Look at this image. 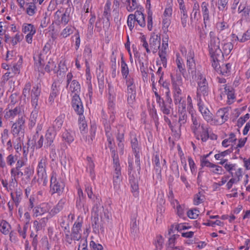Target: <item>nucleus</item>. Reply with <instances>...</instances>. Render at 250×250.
Listing matches in <instances>:
<instances>
[{"instance_id": "obj_40", "label": "nucleus", "mask_w": 250, "mask_h": 250, "mask_svg": "<svg viewBox=\"0 0 250 250\" xmlns=\"http://www.w3.org/2000/svg\"><path fill=\"white\" fill-rule=\"evenodd\" d=\"M221 57V56L210 55L212 66L217 72H219L221 67L219 66L218 61L219 58Z\"/></svg>"}, {"instance_id": "obj_18", "label": "nucleus", "mask_w": 250, "mask_h": 250, "mask_svg": "<svg viewBox=\"0 0 250 250\" xmlns=\"http://www.w3.org/2000/svg\"><path fill=\"white\" fill-rule=\"evenodd\" d=\"M198 105L199 111L202 114L204 119L208 122L211 121L212 119V114L207 107L204 106L202 100L198 101Z\"/></svg>"}, {"instance_id": "obj_7", "label": "nucleus", "mask_w": 250, "mask_h": 250, "mask_svg": "<svg viewBox=\"0 0 250 250\" xmlns=\"http://www.w3.org/2000/svg\"><path fill=\"white\" fill-rule=\"evenodd\" d=\"M70 13L71 8H67L65 9L64 12L60 16V14H61V11L60 10H57L55 14L56 19L54 21V23L55 24L57 25H62L63 26L67 24L71 19Z\"/></svg>"}, {"instance_id": "obj_49", "label": "nucleus", "mask_w": 250, "mask_h": 250, "mask_svg": "<svg viewBox=\"0 0 250 250\" xmlns=\"http://www.w3.org/2000/svg\"><path fill=\"white\" fill-rule=\"evenodd\" d=\"M174 101L175 104L182 102L183 98L182 97V90H174Z\"/></svg>"}, {"instance_id": "obj_52", "label": "nucleus", "mask_w": 250, "mask_h": 250, "mask_svg": "<svg viewBox=\"0 0 250 250\" xmlns=\"http://www.w3.org/2000/svg\"><path fill=\"white\" fill-rule=\"evenodd\" d=\"M171 23V19L167 18H163L162 21V30L164 33H167L168 31V27Z\"/></svg>"}, {"instance_id": "obj_3", "label": "nucleus", "mask_w": 250, "mask_h": 250, "mask_svg": "<svg viewBox=\"0 0 250 250\" xmlns=\"http://www.w3.org/2000/svg\"><path fill=\"white\" fill-rule=\"evenodd\" d=\"M210 40L208 43V48L210 55L221 56L222 50L220 48V40L217 37L213 31L209 33Z\"/></svg>"}, {"instance_id": "obj_31", "label": "nucleus", "mask_w": 250, "mask_h": 250, "mask_svg": "<svg viewBox=\"0 0 250 250\" xmlns=\"http://www.w3.org/2000/svg\"><path fill=\"white\" fill-rule=\"evenodd\" d=\"M215 27L217 32L221 34L225 31L228 30L229 29V25L228 23L224 21L217 22L216 23Z\"/></svg>"}, {"instance_id": "obj_25", "label": "nucleus", "mask_w": 250, "mask_h": 250, "mask_svg": "<svg viewBox=\"0 0 250 250\" xmlns=\"http://www.w3.org/2000/svg\"><path fill=\"white\" fill-rule=\"evenodd\" d=\"M85 198L81 188L78 189V197L76 200V206L78 209H81L84 207Z\"/></svg>"}, {"instance_id": "obj_19", "label": "nucleus", "mask_w": 250, "mask_h": 250, "mask_svg": "<svg viewBox=\"0 0 250 250\" xmlns=\"http://www.w3.org/2000/svg\"><path fill=\"white\" fill-rule=\"evenodd\" d=\"M61 83L59 82H54L51 86V92L50 93L48 102L52 104L54 101L55 98L58 95L60 91Z\"/></svg>"}, {"instance_id": "obj_48", "label": "nucleus", "mask_w": 250, "mask_h": 250, "mask_svg": "<svg viewBox=\"0 0 250 250\" xmlns=\"http://www.w3.org/2000/svg\"><path fill=\"white\" fill-rule=\"evenodd\" d=\"M18 181L14 177L11 176V179L9 183V191L13 192L14 190L19 189L18 188Z\"/></svg>"}, {"instance_id": "obj_23", "label": "nucleus", "mask_w": 250, "mask_h": 250, "mask_svg": "<svg viewBox=\"0 0 250 250\" xmlns=\"http://www.w3.org/2000/svg\"><path fill=\"white\" fill-rule=\"evenodd\" d=\"M217 121L220 124L224 123L229 118V113L226 109H220L216 113Z\"/></svg>"}, {"instance_id": "obj_27", "label": "nucleus", "mask_w": 250, "mask_h": 250, "mask_svg": "<svg viewBox=\"0 0 250 250\" xmlns=\"http://www.w3.org/2000/svg\"><path fill=\"white\" fill-rule=\"evenodd\" d=\"M153 163L154 166V170L157 175V177L158 178H161L162 167L160 162V157L158 155L156 154L154 156L153 159Z\"/></svg>"}, {"instance_id": "obj_14", "label": "nucleus", "mask_w": 250, "mask_h": 250, "mask_svg": "<svg viewBox=\"0 0 250 250\" xmlns=\"http://www.w3.org/2000/svg\"><path fill=\"white\" fill-rule=\"evenodd\" d=\"M170 77L173 90H181L183 84L181 74L176 70V74H171Z\"/></svg>"}, {"instance_id": "obj_47", "label": "nucleus", "mask_w": 250, "mask_h": 250, "mask_svg": "<svg viewBox=\"0 0 250 250\" xmlns=\"http://www.w3.org/2000/svg\"><path fill=\"white\" fill-rule=\"evenodd\" d=\"M111 3L109 0H107L105 3V5L104 7V16L105 18H106L108 21L109 20V18L110 17V6Z\"/></svg>"}, {"instance_id": "obj_55", "label": "nucleus", "mask_w": 250, "mask_h": 250, "mask_svg": "<svg viewBox=\"0 0 250 250\" xmlns=\"http://www.w3.org/2000/svg\"><path fill=\"white\" fill-rule=\"evenodd\" d=\"M135 21V16H134V14L129 15L127 18V23L130 31H131L134 28Z\"/></svg>"}, {"instance_id": "obj_60", "label": "nucleus", "mask_w": 250, "mask_h": 250, "mask_svg": "<svg viewBox=\"0 0 250 250\" xmlns=\"http://www.w3.org/2000/svg\"><path fill=\"white\" fill-rule=\"evenodd\" d=\"M11 176L17 179L19 177L23 175V173L17 168H12L11 169Z\"/></svg>"}, {"instance_id": "obj_57", "label": "nucleus", "mask_w": 250, "mask_h": 250, "mask_svg": "<svg viewBox=\"0 0 250 250\" xmlns=\"http://www.w3.org/2000/svg\"><path fill=\"white\" fill-rule=\"evenodd\" d=\"M204 200V196L201 191H199L196 194L194 198V203L195 205H198L200 203L203 202Z\"/></svg>"}, {"instance_id": "obj_63", "label": "nucleus", "mask_w": 250, "mask_h": 250, "mask_svg": "<svg viewBox=\"0 0 250 250\" xmlns=\"http://www.w3.org/2000/svg\"><path fill=\"white\" fill-rule=\"evenodd\" d=\"M56 67V64L52 60H50L45 65L44 69L45 71L49 73L52 70Z\"/></svg>"}, {"instance_id": "obj_28", "label": "nucleus", "mask_w": 250, "mask_h": 250, "mask_svg": "<svg viewBox=\"0 0 250 250\" xmlns=\"http://www.w3.org/2000/svg\"><path fill=\"white\" fill-rule=\"evenodd\" d=\"M178 108L183 109H186L187 106V109L188 110L189 112L190 113V109L192 106L191 98L188 95L187 97V101L186 100H183L182 102L178 103Z\"/></svg>"}, {"instance_id": "obj_53", "label": "nucleus", "mask_w": 250, "mask_h": 250, "mask_svg": "<svg viewBox=\"0 0 250 250\" xmlns=\"http://www.w3.org/2000/svg\"><path fill=\"white\" fill-rule=\"evenodd\" d=\"M158 55L161 59V62L163 66L166 67L167 65V59L166 58L167 51L159 50Z\"/></svg>"}, {"instance_id": "obj_54", "label": "nucleus", "mask_w": 250, "mask_h": 250, "mask_svg": "<svg viewBox=\"0 0 250 250\" xmlns=\"http://www.w3.org/2000/svg\"><path fill=\"white\" fill-rule=\"evenodd\" d=\"M140 39L142 46L144 47L147 53H150L151 52L150 48L149 47V44L146 41V37L145 35H142L140 37Z\"/></svg>"}, {"instance_id": "obj_6", "label": "nucleus", "mask_w": 250, "mask_h": 250, "mask_svg": "<svg viewBox=\"0 0 250 250\" xmlns=\"http://www.w3.org/2000/svg\"><path fill=\"white\" fill-rule=\"evenodd\" d=\"M125 79L126 80L127 85V104L130 106L133 107L135 102L136 95V86L133 79L130 78V76Z\"/></svg>"}, {"instance_id": "obj_46", "label": "nucleus", "mask_w": 250, "mask_h": 250, "mask_svg": "<svg viewBox=\"0 0 250 250\" xmlns=\"http://www.w3.org/2000/svg\"><path fill=\"white\" fill-rule=\"evenodd\" d=\"M236 141L235 135L233 133H231L229 135V137L228 139L224 140L222 143V145L224 147L228 146L229 143H233Z\"/></svg>"}, {"instance_id": "obj_5", "label": "nucleus", "mask_w": 250, "mask_h": 250, "mask_svg": "<svg viewBox=\"0 0 250 250\" xmlns=\"http://www.w3.org/2000/svg\"><path fill=\"white\" fill-rule=\"evenodd\" d=\"M65 184L62 179L57 178V174L53 171L50 179V192L52 194L58 193L62 194L64 190Z\"/></svg>"}, {"instance_id": "obj_29", "label": "nucleus", "mask_w": 250, "mask_h": 250, "mask_svg": "<svg viewBox=\"0 0 250 250\" xmlns=\"http://www.w3.org/2000/svg\"><path fill=\"white\" fill-rule=\"evenodd\" d=\"M67 88L74 94L78 95L81 91V85L76 80H73Z\"/></svg>"}, {"instance_id": "obj_2", "label": "nucleus", "mask_w": 250, "mask_h": 250, "mask_svg": "<svg viewBox=\"0 0 250 250\" xmlns=\"http://www.w3.org/2000/svg\"><path fill=\"white\" fill-rule=\"evenodd\" d=\"M197 84L196 99L197 101H201V96L205 97L208 93V83L205 76L201 73L198 74Z\"/></svg>"}, {"instance_id": "obj_15", "label": "nucleus", "mask_w": 250, "mask_h": 250, "mask_svg": "<svg viewBox=\"0 0 250 250\" xmlns=\"http://www.w3.org/2000/svg\"><path fill=\"white\" fill-rule=\"evenodd\" d=\"M161 111L164 115H170L173 113L172 101L168 100V102H165L163 100L158 103Z\"/></svg>"}, {"instance_id": "obj_56", "label": "nucleus", "mask_w": 250, "mask_h": 250, "mask_svg": "<svg viewBox=\"0 0 250 250\" xmlns=\"http://www.w3.org/2000/svg\"><path fill=\"white\" fill-rule=\"evenodd\" d=\"M225 92L226 93L228 99L233 100L235 98L233 88L229 86H226L225 87Z\"/></svg>"}, {"instance_id": "obj_9", "label": "nucleus", "mask_w": 250, "mask_h": 250, "mask_svg": "<svg viewBox=\"0 0 250 250\" xmlns=\"http://www.w3.org/2000/svg\"><path fill=\"white\" fill-rule=\"evenodd\" d=\"M46 164V159L45 158H42L39 161L37 167V173L39 178L43 181L44 185H45L47 183Z\"/></svg>"}, {"instance_id": "obj_36", "label": "nucleus", "mask_w": 250, "mask_h": 250, "mask_svg": "<svg viewBox=\"0 0 250 250\" xmlns=\"http://www.w3.org/2000/svg\"><path fill=\"white\" fill-rule=\"evenodd\" d=\"M135 21L138 22L141 27H145L146 25V21L145 20V16L143 13L140 11H136L135 14Z\"/></svg>"}, {"instance_id": "obj_26", "label": "nucleus", "mask_w": 250, "mask_h": 250, "mask_svg": "<svg viewBox=\"0 0 250 250\" xmlns=\"http://www.w3.org/2000/svg\"><path fill=\"white\" fill-rule=\"evenodd\" d=\"M66 202L65 198L61 199L58 204L49 212L51 216H54L60 212L63 208L64 205Z\"/></svg>"}, {"instance_id": "obj_50", "label": "nucleus", "mask_w": 250, "mask_h": 250, "mask_svg": "<svg viewBox=\"0 0 250 250\" xmlns=\"http://www.w3.org/2000/svg\"><path fill=\"white\" fill-rule=\"evenodd\" d=\"M28 7L26 9V13L30 16H33L37 11V7L34 3H28Z\"/></svg>"}, {"instance_id": "obj_22", "label": "nucleus", "mask_w": 250, "mask_h": 250, "mask_svg": "<svg viewBox=\"0 0 250 250\" xmlns=\"http://www.w3.org/2000/svg\"><path fill=\"white\" fill-rule=\"evenodd\" d=\"M196 63L194 59V53L190 50L188 51L187 55V66L188 70L195 69Z\"/></svg>"}, {"instance_id": "obj_17", "label": "nucleus", "mask_w": 250, "mask_h": 250, "mask_svg": "<svg viewBox=\"0 0 250 250\" xmlns=\"http://www.w3.org/2000/svg\"><path fill=\"white\" fill-rule=\"evenodd\" d=\"M25 123V119L22 116L19 117L18 120L14 123L12 126L11 132L13 135H18L21 132L22 133L23 126Z\"/></svg>"}, {"instance_id": "obj_21", "label": "nucleus", "mask_w": 250, "mask_h": 250, "mask_svg": "<svg viewBox=\"0 0 250 250\" xmlns=\"http://www.w3.org/2000/svg\"><path fill=\"white\" fill-rule=\"evenodd\" d=\"M49 207L47 204L43 203L39 206L35 207L33 209L34 215L36 217L43 215L49 211Z\"/></svg>"}, {"instance_id": "obj_16", "label": "nucleus", "mask_w": 250, "mask_h": 250, "mask_svg": "<svg viewBox=\"0 0 250 250\" xmlns=\"http://www.w3.org/2000/svg\"><path fill=\"white\" fill-rule=\"evenodd\" d=\"M56 136V131L54 130V128H49L46 131L44 142L45 148H48L50 146L53 145V142Z\"/></svg>"}, {"instance_id": "obj_61", "label": "nucleus", "mask_w": 250, "mask_h": 250, "mask_svg": "<svg viewBox=\"0 0 250 250\" xmlns=\"http://www.w3.org/2000/svg\"><path fill=\"white\" fill-rule=\"evenodd\" d=\"M115 107V96H110V97H108V108L109 110L110 111V112H111L113 113Z\"/></svg>"}, {"instance_id": "obj_35", "label": "nucleus", "mask_w": 250, "mask_h": 250, "mask_svg": "<svg viewBox=\"0 0 250 250\" xmlns=\"http://www.w3.org/2000/svg\"><path fill=\"white\" fill-rule=\"evenodd\" d=\"M62 139L68 144H70L74 140V133L71 131L65 130L62 134Z\"/></svg>"}, {"instance_id": "obj_4", "label": "nucleus", "mask_w": 250, "mask_h": 250, "mask_svg": "<svg viewBox=\"0 0 250 250\" xmlns=\"http://www.w3.org/2000/svg\"><path fill=\"white\" fill-rule=\"evenodd\" d=\"M201 12L203 16L204 28H207L208 26L210 25V15L209 12L215 13V7L213 2L210 5L208 2L204 1L201 4Z\"/></svg>"}, {"instance_id": "obj_42", "label": "nucleus", "mask_w": 250, "mask_h": 250, "mask_svg": "<svg viewBox=\"0 0 250 250\" xmlns=\"http://www.w3.org/2000/svg\"><path fill=\"white\" fill-rule=\"evenodd\" d=\"M28 227V224L27 223L24 224L22 226H21L20 225H18V231L20 235L24 239L26 238V233Z\"/></svg>"}, {"instance_id": "obj_12", "label": "nucleus", "mask_w": 250, "mask_h": 250, "mask_svg": "<svg viewBox=\"0 0 250 250\" xmlns=\"http://www.w3.org/2000/svg\"><path fill=\"white\" fill-rule=\"evenodd\" d=\"M41 94V89L38 86L35 85L33 87L30 95H31V102L32 107L34 109H40V105L39 104V98Z\"/></svg>"}, {"instance_id": "obj_10", "label": "nucleus", "mask_w": 250, "mask_h": 250, "mask_svg": "<svg viewBox=\"0 0 250 250\" xmlns=\"http://www.w3.org/2000/svg\"><path fill=\"white\" fill-rule=\"evenodd\" d=\"M71 105L75 112L80 116L83 115V106L79 95L74 94L71 100Z\"/></svg>"}, {"instance_id": "obj_51", "label": "nucleus", "mask_w": 250, "mask_h": 250, "mask_svg": "<svg viewBox=\"0 0 250 250\" xmlns=\"http://www.w3.org/2000/svg\"><path fill=\"white\" fill-rule=\"evenodd\" d=\"M21 112V108L19 106L16 107L13 110H9L6 113L5 116L8 118L14 117Z\"/></svg>"}, {"instance_id": "obj_8", "label": "nucleus", "mask_w": 250, "mask_h": 250, "mask_svg": "<svg viewBox=\"0 0 250 250\" xmlns=\"http://www.w3.org/2000/svg\"><path fill=\"white\" fill-rule=\"evenodd\" d=\"M132 167L129 165L128 168V180L131 186V191L134 196L137 197L139 194L138 181L139 176H137L136 172L131 173Z\"/></svg>"}, {"instance_id": "obj_33", "label": "nucleus", "mask_w": 250, "mask_h": 250, "mask_svg": "<svg viewBox=\"0 0 250 250\" xmlns=\"http://www.w3.org/2000/svg\"><path fill=\"white\" fill-rule=\"evenodd\" d=\"M131 147L134 153H140V146L138 140L135 135L133 134L131 135Z\"/></svg>"}, {"instance_id": "obj_13", "label": "nucleus", "mask_w": 250, "mask_h": 250, "mask_svg": "<svg viewBox=\"0 0 250 250\" xmlns=\"http://www.w3.org/2000/svg\"><path fill=\"white\" fill-rule=\"evenodd\" d=\"M149 42L150 51L151 50L154 54L156 53L160 47V36L155 33H152L151 35Z\"/></svg>"}, {"instance_id": "obj_45", "label": "nucleus", "mask_w": 250, "mask_h": 250, "mask_svg": "<svg viewBox=\"0 0 250 250\" xmlns=\"http://www.w3.org/2000/svg\"><path fill=\"white\" fill-rule=\"evenodd\" d=\"M74 29L72 26L68 25L62 30L61 35L63 38H66L73 33Z\"/></svg>"}, {"instance_id": "obj_58", "label": "nucleus", "mask_w": 250, "mask_h": 250, "mask_svg": "<svg viewBox=\"0 0 250 250\" xmlns=\"http://www.w3.org/2000/svg\"><path fill=\"white\" fill-rule=\"evenodd\" d=\"M79 128L81 131H84L87 127V124L83 115L80 116L78 120Z\"/></svg>"}, {"instance_id": "obj_64", "label": "nucleus", "mask_w": 250, "mask_h": 250, "mask_svg": "<svg viewBox=\"0 0 250 250\" xmlns=\"http://www.w3.org/2000/svg\"><path fill=\"white\" fill-rule=\"evenodd\" d=\"M229 0H218V8L220 11L227 9Z\"/></svg>"}, {"instance_id": "obj_44", "label": "nucleus", "mask_w": 250, "mask_h": 250, "mask_svg": "<svg viewBox=\"0 0 250 250\" xmlns=\"http://www.w3.org/2000/svg\"><path fill=\"white\" fill-rule=\"evenodd\" d=\"M200 17L199 12L192 11L190 15V24L193 26L194 24L197 22Z\"/></svg>"}, {"instance_id": "obj_20", "label": "nucleus", "mask_w": 250, "mask_h": 250, "mask_svg": "<svg viewBox=\"0 0 250 250\" xmlns=\"http://www.w3.org/2000/svg\"><path fill=\"white\" fill-rule=\"evenodd\" d=\"M238 12L241 14L243 18L247 19L250 16V4L247 2H242L238 7Z\"/></svg>"}, {"instance_id": "obj_11", "label": "nucleus", "mask_w": 250, "mask_h": 250, "mask_svg": "<svg viewBox=\"0 0 250 250\" xmlns=\"http://www.w3.org/2000/svg\"><path fill=\"white\" fill-rule=\"evenodd\" d=\"M209 126L208 125L202 124L201 127L194 134L197 140H201L202 142H206L209 138Z\"/></svg>"}, {"instance_id": "obj_39", "label": "nucleus", "mask_w": 250, "mask_h": 250, "mask_svg": "<svg viewBox=\"0 0 250 250\" xmlns=\"http://www.w3.org/2000/svg\"><path fill=\"white\" fill-rule=\"evenodd\" d=\"M90 12L91 17L88 21L87 31L90 34H92L93 32L94 24L96 20V16L95 14L92 13L91 11Z\"/></svg>"}, {"instance_id": "obj_41", "label": "nucleus", "mask_w": 250, "mask_h": 250, "mask_svg": "<svg viewBox=\"0 0 250 250\" xmlns=\"http://www.w3.org/2000/svg\"><path fill=\"white\" fill-rule=\"evenodd\" d=\"M22 32L27 34L35 33L36 29L32 24L24 23L22 26Z\"/></svg>"}, {"instance_id": "obj_59", "label": "nucleus", "mask_w": 250, "mask_h": 250, "mask_svg": "<svg viewBox=\"0 0 250 250\" xmlns=\"http://www.w3.org/2000/svg\"><path fill=\"white\" fill-rule=\"evenodd\" d=\"M168 39L167 33H165V35L163 36L162 47L161 49H160V50L167 51L168 47Z\"/></svg>"}, {"instance_id": "obj_43", "label": "nucleus", "mask_w": 250, "mask_h": 250, "mask_svg": "<svg viewBox=\"0 0 250 250\" xmlns=\"http://www.w3.org/2000/svg\"><path fill=\"white\" fill-rule=\"evenodd\" d=\"M121 73L124 78H127L128 77L129 70L127 64L124 60L123 58L121 59Z\"/></svg>"}, {"instance_id": "obj_37", "label": "nucleus", "mask_w": 250, "mask_h": 250, "mask_svg": "<svg viewBox=\"0 0 250 250\" xmlns=\"http://www.w3.org/2000/svg\"><path fill=\"white\" fill-rule=\"evenodd\" d=\"M87 160L88 161V164L86 169L87 171L89 172L91 179L93 180L95 176L94 172L95 165L90 157H87Z\"/></svg>"}, {"instance_id": "obj_38", "label": "nucleus", "mask_w": 250, "mask_h": 250, "mask_svg": "<svg viewBox=\"0 0 250 250\" xmlns=\"http://www.w3.org/2000/svg\"><path fill=\"white\" fill-rule=\"evenodd\" d=\"M233 45L231 42H226L223 44L222 49V54L221 56L223 57L224 55H228L233 49Z\"/></svg>"}, {"instance_id": "obj_34", "label": "nucleus", "mask_w": 250, "mask_h": 250, "mask_svg": "<svg viewBox=\"0 0 250 250\" xmlns=\"http://www.w3.org/2000/svg\"><path fill=\"white\" fill-rule=\"evenodd\" d=\"M11 229V225L5 220H2L0 222V231L4 235H7Z\"/></svg>"}, {"instance_id": "obj_24", "label": "nucleus", "mask_w": 250, "mask_h": 250, "mask_svg": "<svg viewBox=\"0 0 250 250\" xmlns=\"http://www.w3.org/2000/svg\"><path fill=\"white\" fill-rule=\"evenodd\" d=\"M22 194V191L20 188L10 192V196L13 200V203L15 204L16 207L19 206L21 201Z\"/></svg>"}, {"instance_id": "obj_30", "label": "nucleus", "mask_w": 250, "mask_h": 250, "mask_svg": "<svg viewBox=\"0 0 250 250\" xmlns=\"http://www.w3.org/2000/svg\"><path fill=\"white\" fill-rule=\"evenodd\" d=\"M191 120L192 124L191 125V129L194 133L201 127L202 124L200 123V118L192 113L191 114Z\"/></svg>"}, {"instance_id": "obj_62", "label": "nucleus", "mask_w": 250, "mask_h": 250, "mask_svg": "<svg viewBox=\"0 0 250 250\" xmlns=\"http://www.w3.org/2000/svg\"><path fill=\"white\" fill-rule=\"evenodd\" d=\"M18 156L13 154L9 155L6 158V162L8 165L12 166L17 161Z\"/></svg>"}, {"instance_id": "obj_32", "label": "nucleus", "mask_w": 250, "mask_h": 250, "mask_svg": "<svg viewBox=\"0 0 250 250\" xmlns=\"http://www.w3.org/2000/svg\"><path fill=\"white\" fill-rule=\"evenodd\" d=\"M64 117L65 115L64 114H62L59 116L54 121L53 124V127L51 128H54V130L56 131L57 130H59L62 126Z\"/></svg>"}, {"instance_id": "obj_1", "label": "nucleus", "mask_w": 250, "mask_h": 250, "mask_svg": "<svg viewBox=\"0 0 250 250\" xmlns=\"http://www.w3.org/2000/svg\"><path fill=\"white\" fill-rule=\"evenodd\" d=\"M114 153L113 156V167L114 168L113 173V182L114 188L116 189H119L122 181L123 177L121 173V167L120 165L118 155L116 154V151H112Z\"/></svg>"}]
</instances>
